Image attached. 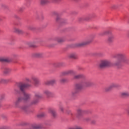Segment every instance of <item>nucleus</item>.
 Segmentation results:
<instances>
[{"mask_svg":"<svg viewBox=\"0 0 129 129\" xmlns=\"http://www.w3.org/2000/svg\"><path fill=\"white\" fill-rule=\"evenodd\" d=\"M91 85H92V83L88 81H84L81 83L77 84L76 85V90L72 92V94L74 96L79 90H81L84 87H88L89 86H91Z\"/></svg>","mask_w":129,"mask_h":129,"instance_id":"1","label":"nucleus"},{"mask_svg":"<svg viewBox=\"0 0 129 129\" xmlns=\"http://www.w3.org/2000/svg\"><path fill=\"white\" fill-rule=\"evenodd\" d=\"M116 56L118 57V59L114 63L115 66L119 67L121 66L122 63H128L129 59L126 57L125 55L122 53H118L116 54Z\"/></svg>","mask_w":129,"mask_h":129,"instance_id":"2","label":"nucleus"},{"mask_svg":"<svg viewBox=\"0 0 129 129\" xmlns=\"http://www.w3.org/2000/svg\"><path fill=\"white\" fill-rule=\"evenodd\" d=\"M31 85L29 84H22L20 85V91L23 94V99L24 100H28L31 98V94L27 93L26 92V89L28 88V87H30Z\"/></svg>","mask_w":129,"mask_h":129,"instance_id":"3","label":"nucleus"},{"mask_svg":"<svg viewBox=\"0 0 129 129\" xmlns=\"http://www.w3.org/2000/svg\"><path fill=\"white\" fill-rule=\"evenodd\" d=\"M112 64L111 61L108 59H103L100 61L99 64L100 68H106V67H110Z\"/></svg>","mask_w":129,"mask_h":129,"instance_id":"4","label":"nucleus"},{"mask_svg":"<svg viewBox=\"0 0 129 129\" xmlns=\"http://www.w3.org/2000/svg\"><path fill=\"white\" fill-rule=\"evenodd\" d=\"M23 100V98L21 97H19L14 102V106L16 107V108H20V103L22 102V101Z\"/></svg>","mask_w":129,"mask_h":129,"instance_id":"5","label":"nucleus"},{"mask_svg":"<svg viewBox=\"0 0 129 129\" xmlns=\"http://www.w3.org/2000/svg\"><path fill=\"white\" fill-rule=\"evenodd\" d=\"M115 87H117V84L113 83L111 84L109 87L105 88V91L107 92L108 91H110L112 88H115Z\"/></svg>","mask_w":129,"mask_h":129,"instance_id":"6","label":"nucleus"},{"mask_svg":"<svg viewBox=\"0 0 129 129\" xmlns=\"http://www.w3.org/2000/svg\"><path fill=\"white\" fill-rule=\"evenodd\" d=\"M89 43H91V40H88L86 41H84V42H81L80 43H78L77 44V46H78V47H83V46H86V45H88V44H89Z\"/></svg>","mask_w":129,"mask_h":129,"instance_id":"7","label":"nucleus"},{"mask_svg":"<svg viewBox=\"0 0 129 129\" xmlns=\"http://www.w3.org/2000/svg\"><path fill=\"white\" fill-rule=\"evenodd\" d=\"M113 39H114V35L112 33H110L107 39L108 43H112L113 42Z\"/></svg>","mask_w":129,"mask_h":129,"instance_id":"8","label":"nucleus"},{"mask_svg":"<svg viewBox=\"0 0 129 129\" xmlns=\"http://www.w3.org/2000/svg\"><path fill=\"white\" fill-rule=\"evenodd\" d=\"M43 126V125L42 124H33L31 129H39V128H42Z\"/></svg>","mask_w":129,"mask_h":129,"instance_id":"9","label":"nucleus"},{"mask_svg":"<svg viewBox=\"0 0 129 129\" xmlns=\"http://www.w3.org/2000/svg\"><path fill=\"white\" fill-rule=\"evenodd\" d=\"M32 80L33 81L34 85H35V86H37V85H38L40 82L39 79L36 77H32Z\"/></svg>","mask_w":129,"mask_h":129,"instance_id":"10","label":"nucleus"},{"mask_svg":"<svg viewBox=\"0 0 129 129\" xmlns=\"http://www.w3.org/2000/svg\"><path fill=\"white\" fill-rule=\"evenodd\" d=\"M13 31L14 33L17 34H24V31L22 29H20L17 27H14L13 28Z\"/></svg>","mask_w":129,"mask_h":129,"instance_id":"11","label":"nucleus"},{"mask_svg":"<svg viewBox=\"0 0 129 129\" xmlns=\"http://www.w3.org/2000/svg\"><path fill=\"white\" fill-rule=\"evenodd\" d=\"M9 82H11V79H0V83L6 84L7 83H9Z\"/></svg>","mask_w":129,"mask_h":129,"instance_id":"12","label":"nucleus"},{"mask_svg":"<svg viewBox=\"0 0 129 129\" xmlns=\"http://www.w3.org/2000/svg\"><path fill=\"white\" fill-rule=\"evenodd\" d=\"M44 94L46 95V96L47 97H51V96H52L53 95V93H52V92L48 90H46L44 91Z\"/></svg>","mask_w":129,"mask_h":129,"instance_id":"13","label":"nucleus"},{"mask_svg":"<svg viewBox=\"0 0 129 129\" xmlns=\"http://www.w3.org/2000/svg\"><path fill=\"white\" fill-rule=\"evenodd\" d=\"M69 57L71 59H77L78 58V55L76 53H72L69 55Z\"/></svg>","mask_w":129,"mask_h":129,"instance_id":"14","label":"nucleus"},{"mask_svg":"<svg viewBox=\"0 0 129 129\" xmlns=\"http://www.w3.org/2000/svg\"><path fill=\"white\" fill-rule=\"evenodd\" d=\"M56 83V80H51L50 81H47L46 82H45V84L46 85H53V84H55Z\"/></svg>","mask_w":129,"mask_h":129,"instance_id":"15","label":"nucleus"},{"mask_svg":"<svg viewBox=\"0 0 129 129\" xmlns=\"http://www.w3.org/2000/svg\"><path fill=\"white\" fill-rule=\"evenodd\" d=\"M55 41L58 43H63L65 42V38L64 37H57L55 38Z\"/></svg>","mask_w":129,"mask_h":129,"instance_id":"16","label":"nucleus"},{"mask_svg":"<svg viewBox=\"0 0 129 129\" xmlns=\"http://www.w3.org/2000/svg\"><path fill=\"white\" fill-rule=\"evenodd\" d=\"M84 112V111H83L82 109L79 108L77 110V116H81L83 113Z\"/></svg>","mask_w":129,"mask_h":129,"instance_id":"17","label":"nucleus"},{"mask_svg":"<svg viewBox=\"0 0 129 129\" xmlns=\"http://www.w3.org/2000/svg\"><path fill=\"white\" fill-rule=\"evenodd\" d=\"M11 59L9 57H1L0 58L1 62H10Z\"/></svg>","mask_w":129,"mask_h":129,"instance_id":"18","label":"nucleus"},{"mask_svg":"<svg viewBox=\"0 0 129 129\" xmlns=\"http://www.w3.org/2000/svg\"><path fill=\"white\" fill-rule=\"evenodd\" d=\"M120 95L122 97H128L129 92L127 91L122 92L120 93Z\"/></svg>","mask_w":129,"mask_h":129,"instance_id":"19","label":"nucleus"},{"mask_svg":"<svg viewBox=\"0 0 129 129\" xmlns=\"http://www.w3.org/2000/svg\"><path fill=\"white\" fill-rule=\"evenodd\" d=\"M19 108L24 111H26L28 108H29V106L28 105H24L22 107H20Z\"/></svg>","mask_w":129,"mask_h":129,"instance_id":"20","label":"nucleus"},{"mask_svg":"<svg viewBox=\"0 0 129 129\" xmlns=\"http://www.w3.org/2000/svg\"><path fill=\"white\" fill-rule=\"evenodd\" d=\"M49 112L50 113L52 114V116H53L54 117H55L56 115H57V113H56V111L54 109H50L49 110Z\"/></svg>","mask_w":129,"mask_h":129,"instance_id":"21","label":"nucleus"},{"mask_svg":"<svg viewBox=\"0 0 129 129\" xmlns=\"http://www.w3.org/2000/svg\"><path fill=\"white\" fill-rule=\"evenodd\" d=\"M34 56L37 58H40V57H43V53L41 52H37L34 54Z\"/></svg>","mask_w":129,"mask_h":129,"instance_id":"22","label":"nucleus"},{"mask_svg":"<svg viewBox=\"0 0 129 129\" xmlns=\"http://www.w3.org/2000/svg\"><path fill=\"white\" fill-rule=\"evenodd\" d=\"M11 71L12 70H11V69L6 68L4 69V74H9V73H11Z\"/></svg>","mask_w":129,"mask_h":129,"instance_id":"23","label":"nucleus"},{"mask_svg":"<svg viewBox=\"0 0 129 129\" xmlns=\"http://www.w3.org/2000/svg\"><path fill=\"white\" fill-rule=\"evenodd\" d=\"M49 3V1L48 0H41L40 4L41 5H46V4H48Z\"/></svg>","mask_w":129,"mask_h":129,"instance_id":"24","label":"nucleus"},{"mask_svg":"<svg viewBox=\"0 0 129 129\" xmlns=\"http://www.w3.org/2000/svg\"><path fill=\"white\" fill-rule=\"evenodd\" d=\"M28 29L30 30L31 31H34V30H36V27L33 25H30L28 26Z\"/></svg>","mask_w":129,"mask_h":129,"instance_id":"25","label":"nucleus"},{"mask_svg":"<svg viewBox=\"0 0 129 129\" xmlns=\"http://www.w3.org/2000/svg\"><path fill=\"white\" fill-rule=\"evenodd\" d=\"M82 77V75H76L74 77V79H79V78H81Z\"/></svg>","mask_w":129,"mask_h":129,"instance_id":"26","label":"nucleus"},{"mask_svg":"<svg viewBox=\"0 0 129 129\" xmlns=\"http://www.w3.org/2000/svg\"><path fill=\"white\" fill-rule=\"evenodd\" d=\"M35 98H36V99L41 98V94H39V93H36V94H35Z\"/></svg>","mask_w":129,"mask_h":129,"instance_id":"27","label":"nucleus"},{"mask_svg":"<svg viewBox=\"0 0 129 129\" xmlns=\"http://www.w3.org/2000/svg\"><path fill=\"white\" fill-rule=\"evenodd\" d=\"M38 117H43L44 116H45V113H41L40 114H39L38 115H37Z\"/></svg>","mask_w":129,"mask_h":129,"instance_id":"28","label":"nucleus"},{"mask_svg":"<svg viewBox=\"0 0 129 129\" xmlns=\"http://www.w3.org/2000/svg\"><path fill=\"white\" fill-rule=\"evenodd\" d=\"M73 73H74V72L72 70H71L66 72L65 74H72Z\"/></svg>","mask_w":129,"mask_h":129,"instance_id":"29","label":"nucleus"},{"mask_svg":"<svg viewBox=\"0 0 129 129\" xmlns=\"http://www.w3.org/2000/svg\"><path fill=\"white\" fill-rule=\"evenodd\" d=\"M3 99H5V95H2L0 97V102L1 100H3Z\"/></svg>","mask_w":129,"mask_h":129,"instance_id":"30","label":"nucleus"},{"mask_svg":"<svg viewBox=\"0 0 129 129\" xmlns=\"http://www.w3.org/2000/svg\"><path fill=\"white\" fill-rule=\"evenodd\" d=\"M59 109H60V110L62 112H63V111H64V107H63L62 106H60L59 107Z\"/></svg>","mask_w":129,"mask_h":129,"instance_id":"31","label":"nucleus"},{"mask_svg":"<svg viewBox=\"0 0 129 129\" xmlns=\"http://www.w3.org/2000/svg\"><path fill=\"white\" fill-rule=\"evenodd\" d=\"M70 129H83V128L79 126H76L74 128H70Z\"/></svg>","mask_w":129,"mask_h":129,"instance_id":"32","label":"nucleus"},{"mask_svg":"<svg viewBox=\"0 0 129 129\" xmlns=\"http://www.w3.org/2000/svg\"><path fill=\"white\" fill-rule=\"evenodd\" d=\"M60 81V82L61 83H64V82H65V81H66V79H61Z\"/></svg>","mask_w":129,"mask_h":129,"instance_id":"33","label":"nucleus"},{"mask_svg":"<svg viewBox=\"0 0 129 129\" xmlns=\"http://www.w3.org/2000/svg\"><path fill=\"white\" fill-rule=\"evenodd\" d=\"M60 1H61V0H52V2L53 3H58Z\"/></svg>","mask_w":129,"mask_h":129,"instance_id":"34","label":"nucleus"},{"mask_svg":"<svg viewBox=\"0 0 129 129\" xmlns=\"http://www.w3.org/2000/svg\"><path fill=\"white\" fill-rule=\"evenodd\" d=\"M111 8V9H116V5H112Z\"/></svg>","mask_w":129,"mask_h":129,"instance_id":"35","label":"nucleus"},{"mask_svg":"<svg viewBox=\"0 0 129 129\" xmlns=\"http://www.w3.org/2000/svg\"><path fill=\"white\" fill-rule=\"evenodd\" d=\"M38 102V100H36V101H34L32 103L33 104H35V103H37Z\"/></svg>","mask_w":129,"mask_h":129,"instance_id":"36","label":"nucleus"},{"mask_svg":"<svg viewBox=\"0 0 129 129\" xmlns=\"http://www.w3.org/2000/svg\"><path fill=\"white\" fill-rule=\"evenodd\" d=\"M89 20V17H87L85 18V21H88Z\"/></svg>","mask_w":129,"mask_h":129,"instance_id":"37","label":"nucleus"},{"mask_svg":"<svg viewBox=\"0 0 129 129\" xmlns=\"http://www.w3.org/2000/svg\"><path fill=\"white\" fill-rule=\"evenodd\" d=\"M59 20H60V18H59V17H57V18L56 19V21L57 22H58Z\"/></svg>","mask_w":129,"mask_h":129,"instance_id":"38","label":"nucleus"},{"mask_svg":"<svg viewBox=\"0 0 129 129\" xmlns=\"http://www.w3.org/2000/svg\"><path fill=\"white\" fill-rule=\"evenodd\" d=\"M26 81H27L28 82H31V80H30V79H26Z\"/></svg>","mask_w":129,"mask_h":129,"instance_id":"39","label":"nucleus"},{"mask_svg":"<svg viewBox=\"0 0 129 129\" xmlns=\"http://www.w3.org/2000/svg\"><path fill=\"white\" fill-rule=\"evenodd\" d=\"M90 119V118H86V120H87V121H88V120H89Z\"/></svg>","mask_w":129,"mask_h":129,"instance_id":"40","label":"nucleus"},{"mask_svg":"<svg viewBox=\"0 0 129 129\" xmlns=\"http://www.w3.org/2000/svg\"><path fill=\"white\" fill-rule=\"evenodd\" d=\"M15 91H16V89H15Z\"/></svg>","mask_w":129,"mask_h":129,"instance_id":"41","label":"nucleus"}]
</instances>
